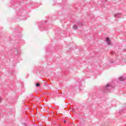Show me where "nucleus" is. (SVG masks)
I'll list each match as a JSON object with an SVG mask.
<instances>
[{
    "mask_svg": "<svg viewBox=\"0 0 126 126\" xmlns=\"http://www.w3.org/2000/svg\"><path fill=\"white\" fill-rule=\"evenodd\" d=\"M107 44H108V45H110V44L111 43V40H110L109 38H106V40Z\"/></svg>",
    "mask_w": 126,
    "mask_h": 126,
    "instance_id": "obj_1",
    "label": "nucleus"
},
{
    "mask_svg": "<svg viewBox=\"0 0 126 126\" xmlns=\"http://www.w3.org/2000/svg\"><path fill=\"white\" fill-rule=\"evenodd\" d=\"M73 29H77V28H78V27H77V26H76V25H74L73 26Z\"/></svg>",
    "mask_w": 126,
    "mask_h": 126,
    "instance_id": "obj_2",
    "label": "nucleus"
},
{
    "mask_svg": "<svg viewBox=\"0 0 126 126\" xmlns=\"http://www.w3.org/2000/svg\"><path fill=\"white\" fill-rule=\"evenodd\" d=\"M36 87H39V86H40V84L39 83H36Z\"/></svg>",
    "mask_w": 126,
    "mask_h": 126,
    "instance_id": "obj_3",
    "label": "nucleus"
},
{
    "mask_svg": "<svg viewBox=\"0 0 126 126\" xmlns=\"http://www.w3.org/2000/svg\"><path fill=\"white\" fill-rule=\"evenodd\" d=\"M110 86V85H109V84H107L106 86H105V87H106V88H107V87H109Z\"/></svg>",
    "mask_w": 126,
    "mask_h": 126,
    "instance_id": "obj_4",
    "label": "nucleus"
},
{
    "mask_svg": "<svg viewBox=\"0 0 126 126\" xmlns=\"http://www.w3.org/2000/svg\"><path fill=\"white\" fill-rule=\"evenodd\" d=\"M64 122L65 123H66V121H64Z\"/></svg>",
    "mask_w": 126,
    "mask_h": 126,
    "instance_id": "obj_5",
    "label": "nucleus"
}]
</instances>
